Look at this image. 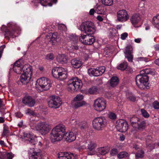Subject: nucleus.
Segmentation results:
<instances>
[{"instance_id":"nucleus-1","label":"nucleus","mask_w":159,"mask_h":159,"mask_svg":"<svg viewBox=\"0 0 159 159\" xmlns=\"http://www.w3.org/2000/svg\"><path fill=\"white\" fill-rule=\"evenodd\" d=\"M65 126L62 124L58 125L54 128L50 133L52 142L60 141L63 137L68 142L74 141L76 138L75 133L71 131L65 133Z\"/></svg>"},{"instance_id":"nucleus-2","label":"nucleus","mask_w":159,"mask_h":159,"mask_svg":"<svg viewBox=\"0 0 159 159\" xmlns=\"http://www.w3.org/2000/svg\"><path fill=\"white\" fill-rule=\"evenodd\" d=\"M14 72L17 74H21L20 81L24 84H27L30 81L32 73V67L29 65H25L22 68L20 67L13 66Z\"/></svg>"},{"instance_id":"nucleus-3","label":"nucleus","mask_w":159,"mask_h":159,"mask_svg":"<svg viewBox=\"0 0 159 159\" xmlns=\"http://www.w3.org/2000/svg\"><path fill=\"white\" fill-rule=\"evenodd\" d=\"M149 72H145L143 74L141 73L137 75L135 78V82L137 86L142 89H148L149 88L148 82L149 77L147 74Z\"/></svg>"},{"instance_id":"nucleus-4","label":"nucleus","mask_w":159,"mask_h":159,"mask_svg":"<svg viewBox=\"0 0 159 159\" xmlns=\"http://www.w3.org/2000/svg\"><path fill=\"white\" fill-rule=\"evenodd\" d=\"M83 83L80 79L77 77H74L67 81V88L69 92L76 91L80 89Z\"/></svg>"},{"instance_id":"nucleus-5","label":"nucleus","mask_w":159,"mask_h":159,"mask_svg":"<svg viewBox=\"0 0 159 159\" xmlns=\"http://www.w3.org/2000/svg\"><path fill=\"white\" fill-rule=\"evenodd\" d=\"M53 76L59 80H62L67 77V72L61 67H56L53 68L52 71Z\"/></svg>"},{"instance_id":"nucleus-6","label":"nucleus","mask_w":159,"mask_h":159,"mask_svg":"<svg viewBox=\"0 0 159 159\" xmlns=\"http://www.w3.org/2000/svg\"><path fill=\"white\" fill-rule=\"evenodd\" d=\"M93 128L98 130H101L106 126L107 120L104 117H100L95 118L93 121Z\"/></svg>"},{"instance_id":"nucleus-7","label":"nucleus","mask_w":159,"mask_h":159,"mask_svg":"<svg viewBox=\"0 0 159 159\" xmlns=\"http://www.w3.org/2000/svg\"><path fill=\"white\" fill-rule=\"evenodd\" d=\"M80 29L81 31L84 32L85 34H93L95 31L94 25L92 22L90 21L82 22L80 25Z\"/></svg>"},{"instance_id":"nucleus-8","label":"nucleus","mask_w":159,"mask_h":159,"mask_svg":"<svg viewBox=\"0 0 159 159\" xmlns=\"http://www.w3.org/2000/svg\"><path fill=\"white\" fill-rule=\"evenodd\" d=\"M10 25L7 27L5 25H2L1 28V30L5 32V38L9 39L10 37L14 38L16 28L15 26L11 24H9Z\"/></svg>"},{"instance_id":"nucleus-9","label":"nucleus","mask_w":159,"mask_h":159,"mask_svg":"<svg viewBox=\"0 0 159 159\" xmlns=\"http://www.w3.org/2000/svg\"><path fill=\"white\" fill-rule=\"evenodd\" d=\"M50 126L48 123L44 122H40L37 124L36 130L42 135H44L49 132Z\"/></svg>"},{"instance_id":"nucleus-10","label":"nucleus","mask_w":159,"mask_h":159,"mask_svg":"<svg viewBox=\"0 0 159 159\" xmlns=\"http://www.w3.org/2000/svg\"><path fill=\"white\" fill-rule=\"evenodd\" d=\"M93 34L90 33H87L85 35L81 34V36L79 37V41L84 44L91 45L95 40Z\"/></svg>"},{"instance_id":"nucleus-11","label":"nucleus","mask_w":159,"mask_h":159,"mask_svg":"<svg viewBox=\"0 0 159 159\" xmlns=\"http://www.w3.org/2000/svg\"><path fill=\"white\" fill-rule=\"evenodd\" d=\"M50 100L48 101V104L50 108H58L62 103L61 98L58 96L52 95L50 97Z\"/></svg>"},{"instance_id":"nucleus-12","label":"nucleus","mask_w":159,"mask_h":159,"mask_svg":"<svg viewBox=\"0 0 159 159\" xmlns=\"http://www.w3.org/2000/svg\"><path fill=\"white\" fill-rule=\"evenodd\" d=\"M105 71L104 66H100L96 68H91L89 69L88 72L91 76H98L102 75Z\"/></svg>"},{"instance_id":"nucleus-13","label":"nucleus","mask_w":159,"mask_h":159,"mask_svg":"<svg viewBox=\"0 0 159 159\" xmlns=\"http://www.w3.org/2000/svg\"><path fill=\"white\" fill-rule=\"evenodd\" d=\"M37 83H39V86L42 90H47L50 89L52 85L50 81L48 78L42 77L37 80Z\"/></svg>"},{"instance_id":"nucleus-14","label":"nucleus","mask_w":159,"mask_h":159,"mask_svg":"<svg viewBox=\"0 0 159 159\" xmlns=\"http://www.w3.org/2000/svg\"><path fill=\"white\" fill-rule=\"evenodd\" d=\"M106 104L105 100L103 98H98L94 102V109L97 111H102L106 108Z\"/></svg>"},{"instance_id":"nucleus-15","label":"nucleus","mask_w":159,"mask_h":159,"mask_svg":"<svg viewBox=\"0 0 159 159\" xmlns=\"http://www.w3.org/2000/svg\"><path fill=\"white\" fill-rule=\"evenodd\" d=\"M116 129L121 132H126L128 129V125L127 122L124 120H118L116 122Z\"/></svg>"},{"instance_id":"nucleus-16","label":"nucleus","mask_w":159,"mask_h":159,"mask_svg":"<svg viewBox=\"0 0 159 159\" xmlns=\"http://www.w3.org/2000/svg\"><path fill=\"white\" fill-rule=\"evenodd\" d=\"M23 136L25 140L27 141L28 144L34 145L38 143L37 139L34 138V135L32 134L29 132H25L23 133Z\"/></svg>"},{"instance_id":"nucleus-17","label":"nucleus","mask_w":159,"mask_h":159,"mask_svg":"<svg viewBox=\"0 0 159 159\" xmlns=\"http://www.w3.org/2000/svg\"><path fill=\"white\" fill-rule=\"evenodd\" d=\"M47 37L48 39H49V43L52 45H55L57 43L60 41L61 40L59 38V36L57 33H50L48 35Z\"/></svg>"},{"instance_id":"nucleus-18","label":"nucleus","mask_w":159,"mask_h":159,"mask_svg":"<svg viewBox=\"0 0 159 159\" xmlns=\"http://www.w3.org/2000/svg\"><path fill=\"white\" fill-rule=\"evenodd\" d=\"M117 19L120 22H125L129 18V16L127 11L122 9L119 11L117 13Z\"/></svg>"},{"instance_id":"nucleus-19","label":"nucleus","mask_w":159,"mask_h":159,"mask_svg":"<svg viewBox=\"0 0 159 159\" xmlns=\"http://www.w3.org/2000/svg\"><path fill=\"white\" fill-rule=\"evenodd\" d=\"M22 102L25 105L32 107L35 104V100L32 96L27 95L25 96L23 98Z\"/></svg>"},{"instance_id":"nucleus-20","label":"nucleus","mask_w":159,"mask_h":159,"mask_svg":"<svg viewBox=\"0 0 159 159\" xmlns=\"http://www.w3.org/2000/svg\"><path fill=\"white\" fill-rule=\"evenodd\" d=\"M132 47L131 45H128L126 47L125 52V57L129 62H131L133 61V56L132 54Z\"/></svg>"},{"instance_id":"nucleus-21","label":"nucleus","mask_w":159,"mask_h":159,"mask_svg":"<svg viewBox=\"0 0 159 159\" xmlns=\"http://www.w3.org/2000/svg\"><path fill=\"white\" fill-rule=\"evenodd\" d=\"M140 15L138 13L134 14L130 18L131 23L135 27H138L136 25L140 21L141 19Z\"/></svg>"},{"instance_id":"nucleus-22","label":"nucleus","mask_w":159,"mask_h":159,"mask_svg":"<svg viewBox=\"0 0 159 159\" xmlns=\"http://www.w3.org/2000/svg\"><path fill=\"white\" fill-rule=\"evenodd\" d=\"M97 144L93 141H90L87 143V149L90 152L94 151L97 147ZM94 154L93 152H88V155H93Z\"/></svg>"},{"instance_id":"nucleus-23","label":"nucleus","mask_w":159,"mask_h":159,"mask_svg":"<svg viewBox=\"0 0 159 159\" xmlns=\"http://www.w3.org/2000/svg\"><path fill=\"white\" fill-rule=\"evenodd\" d=\"M58 158L59 159H75V157L73 153L68 152H61L59 154Z\"/></svg>"},{"instance_id":"nucleus-24","label":"nucleus","mask_w":159,"mask_h":159,"mask_svg":"<svg viewBox=\"0 0 159 159\" xmlns=\"http://www.w3.org/2000/svg\"><path fill=\"white\" fill-rule=\"evenodd\" d=\"M146 122L145 120L142 118H140L136 125L135 128L139 130H143L146 127Z\"/></svg>"},{"instance_id":"nucleus-25","label":"nucleus","mask_w":159,"mask_h":159,"mask_svg":"<svg viewBox=\"0 0 159 159\" xmlns=\"http://www.w3.org/2000/svg\"><path fill=\"white\" fill-rule=\"evenodd\" d=\"M109 81L110 86L113 88L116 87L119 83V79L116 76H112Z\"/></svg>"},{"instance_id":"nucleus-26","label":"nucleus","mask_w":159,"mask_h":159,"mask_svg":"<svg viewBox=\"0 0 159 159\" xmlns=\"http://www.w3.org/2000/svg\"><path fill=\"white\" fill-rule=\"evenodd\" d=\"M71 64L73 67L75 69H78L81 66L82 64L79 59L75 58L71 60Z\"/></svg>"},{"instance_id":"nucleus-27","label":"nucleus","mask_w":159,"mask_h":159,"mask_svg":"<svg viewBox=\"0 0 159 159\" xmlns=\"http://www.w3.org/2000/svg\"><path fill=\"white\" fill-rule=\"evenodd\" d=\"M14 155L12 152H0V159H12Z\"/></svg>"},{"instance_id":"nucleus-28","label":"nucleus","mask_w":159,"mask_h":159,"mask_svg":"<svg viewBox=\"0 0 159 159\" xmlns=\"http://www.w3.org/2000/svg\"><path fill=\"white\" fill-rule=\"evenodd\" d=\"M42 153L40 150H37V151H34L30 156L29 159H42Z\"/></svg>"},{"instance_id":"nucleus-29","label":"nucleus","mask_w":159,"mask_h":159,"mask_svg":"<svg viewBox=\"0 0 159 159\" xmlns=\"http://www.w3.org/2000/svg\"><path fill=\"white\" fill-rule=\"evenodd\" d=\"M39 3L42 6H46L48 5L50 6H51L53 3H56L57 0H39Z\"/></svg>"},{"instance_id":"nucleus-30","label":"nucleus","mask_w":159,"mask_h":159,"mask_svg":"<svg viewBox=\"0 0 159 159\" xmlns=\"http://www.w3.org/2000/svg\"><path fill=\"white\" fill-rule=\"evenodd\" d=\"M109 151V148L105 146L99 148L98 149V154H99L101 155H104L107 153Z\"/></svg>"},{"instance_id":"nucleus-31","label":"nucleus","mask_w":159,"mask_h":159,"mask_svg":"<svg viewBox=\"0 0 159 159\" xmlns=\"http://www.w3.org/2000/svg\"><path fill=\"white\" fill-rule=\"evenodd\" d=\"M127 99L130 102H134L137 100L136 97L132 93H128L126 94Z\"/></svg>"},{"instance_id":"nucleus-32","label":"nucleus","mask_w":159,"mask_h":159,"mask_svg":"<svg viewBox=\"0 0 159 159\" xmlns=\"http://www.w3.org/2000/svg\"><path fill=\"white\" fill-rule=\"evenodd\" d=\"M57 59L59 63L64 64L67 63V58L64 54L58 55L57 57Z\"/></svg>"},{"instance_id":"nucleus-33","label":"nucleus","mask_w":159,"mask_h":159,"mask_svg":"<svg viewBox=\"0 0 159 159\" xmlns=\"http://www.w3.org/2000/svg\"><path fill=\"white\" fill-rule=\"evenodd\" d=\"M69 38L72 44H78L79 42V37L75 34H72L70 35Z\"/></svg>"},{"instance_id":"nucleus-34","label":"nucleus","mask_w":159,"mask_h":159,"mask_svg":"<svg viewBox=\"0 0 159 159\" xmlns=\"http://www.w3.org/2000/svg\"><path fill=\"white\" fill-rule=\"evenodd\" d=\"M140 118L137 117L135 116H133L130 118V121L131 125L134 127L135 128L136 125L138 123L139 121V120Z\"/></svg>"},{"instance_id":"nucleus-35","label":"nucleus","mask_w":159,"mask_h":159,"mask_svg":"<svg viewBox=\"0 0 159 159\" xmlns=\"http://www.w3.org/2000/svg\"><path fill=\"white\" fill-rule=\"evenodd\" d=\"M128 63L124 61L118 65L116 67L117 69L122 71L125 70L128 66Z\"/></svg>"},{"instance_id":"nucleus-36","label":"nucleus","mask_w":159,"mask_h":159,"mask_svg":"<svg viewBox=\"0 0 159 159\" xmlns=\"http://www.w3.org/2000/svg\"><path fill=\"white\" fill-rule=\"evenodd\" d=\"M144 152L142 149H139L135 154V157L136 159H138L139 158H142L144 157Z\"/></svg>"},{"instance_id":"nucleus-37","label":"nucleus","mask_w":159,"mask_h":159,"mask_svg":"<svg viewBox=\"0 0 159 159\" xmlns=\"http://www.w3.org/2000/svg\"><path fill=\"white\" fill-rule=\"evenodd\" d=\"M152 23L156 28L159 29V15L153 17Z\"/></svg>"},{"instance_id":"nucleus-38","label":"nucleus","mask_w":159,"mask_h":159,"mask_svg":"<svg viewBox=\"0 0 159 159\" xmlns=\"http://www.w3.org/2000/svg\"><path fill=\"white\" fill-rule=\"evenodd\" d=\"M129 154L127 152L123 151L119 153L117 155V157L119 159L126 158L129 157Z\"/></svg>"},{"instance_id":"nucleus-39","label":"nucleus","mask_w":159,"mask_h":159,"mask_svg":"<svg viewBox=\"0 0 159 159\" xmlns=\"http://www.w3.org/2000/svg\"><path fill=\"white\" fill-rule=\"evenodd\" d=\"M98 89L96 86H93L89 89V92L91 94H96L98 92Z\"/></svg>"},{"instance_id":"nucleus-40","label":"nucleus","mask_w":159,"mask_h":159,"mask_svg":"<svg viewBox=\"0 0 159 159\" xmlns=\"http://www.w3.org/2000/svg\"><path fill=\"white\" fill-rule=\"evenodd\" d=\"M95 12L99 14H102L104 12V7L101 5L98 6L96 8Z\"/></svg>"},{"instance_id":"nucleus-41","label":"nucleus","mask_w":159,"mask_h":159,"mask_svg":"<svg viewBox=\"0 0 159 159\" xmlns=\"http://www.w3.org/2000/svg\"><path fill=\"white\" fill-rule=\"evenodd\" d=\"M102 3L106 6H111L112 5L113 0H101Z\"/></svg>"},{"instance_id":"nucleus-42","label":"nucleus","mask_w":159,"mask_h":159,"mask_svg":"<svg viewBox=\"0 0 159 159\" xmlns=\"http://www.w3.org/2000/svg\"><path fill=\"white\" fill-rule=\"evenodd\" d=\"M36 121L33 120H30L29 123V125L30 128L36 130V127L37 124H36Z\"/></svg>"},{"instance_id":"nucleus-43","label":"nucleus","mask_w":159,"mask_h":159,"mask_svg":"<svg viewBox=\"0 0 159 159\" xmlns=\"http://www.w3.org/2000/svg\"><path fill=\"white\" fill-rule=\"evenodd\" d=\"M85 103V102L84 101H76L75 103L74 107L75 108H77L84 105Z\"/></svg>"},{"instance_id":"nucleus-44","label":"nucleus","mask_w":159,"mask_h":159,"mask_svg":"<svg viewBox=\"0 0 159 159\" xmlns=\"http://www.w3.org/2000/svg\"><path fill=\"white\" fill-rule=\"evenodd\" d=\"M119 151L117 149L113 148L111 149L110 152V154L111 156H117L118 154Z\"/></svg>"},{"instance_id":"nucleus-45","label":"nucleus","mask_w":159,"mask_h":159,"mask_svg":"<svg viewBox=\"0 0 159 159\" xmlns=\"http://www.w3.org/2000/svg\"><path fill=\"white\" fill-rule=\"evenodd\" d=\"M141 113L143 116L145 118H148L149 117L150 115L147 111L144 109H141Z\"/></svg>"},{"instance_id":"nucleus-46","label":"nucleus","mask_w":159,"mask_h":159,"mask_svg":"<svg viewBox=\"0 0 159 159\" xmlns=\"http://www.w3.org/2000/svg\"><path fill=\"white\" fill-rule=\"evenodd\" d=\"M45 58L47 60H52L54 58V56L53 54L49 53L47 54Z\"/></svg>"},{"instance_id":"nucleus-47","label":"nucleus","mask_w":159,"mask_h":159,"mask_svg":"<svg viewBox=\"0 0 159 159\" xmlns=\"http://www.w3.org/2000/svg\"><path fill=\"white\" fill-rule=\"evenodd\" d=\"M108 117L110 119L114 120L116 119V116L115 113L110 112L108 114Z\"/></svg>"},{"instance_id":"nucleus-48","label":"nucleus","mask_w":159,"mask_h":159,"mask_svg":"<svg viewBox=\"0 0 159 159\" xmlns=\"http://www.w3.org/2000/svg\"><path fill=\"white\" fill-rule=\"evenodd\" d=\"M58 29L61 30L65 31L66 30V26L63 24H59L58 26Z\"/></svg>"},{"instance_id":"nucleus-49","label":"nucleus","mask_w":159,"mask_h":159,"mask_svg":"<svg viewBox=\"0 0 159 159\" xmlns=\"http://www.w3.org/2000/svg\"><path fill=\"white\" fill-rule=\"evenodd\" d=\"M152 106L155 109H159V102L157 101H154L152 103Z\"/></svg>"},{"instance_id":"nucleus-50","label":"nucleus","mask_w":159,"mask_h":159,"mask_svg":"<svg viewBox=\"0 0 159 159\" xmlns=\"http://www.w3.org/2000/svg\"><path fill=\"white\" fill-rule=\"evenodd\" d=\"M137 60L138 61H144L145 62H147L149 61V59L143 57H141L137 58Z\"/></svg>"},{"instance_id":"nucleus-51","label":"nucleus","mask_w":159,"mask_h":159,"mask_svg":"<svg viewBox=\"0 0 159 159\" xmlns=\"http://www.w3.org/2000/svg\"><path fill=\"white\" fill-rule=\"evenodd\" d=\"M83 98V96L82 95H78L75 98L74 100L75 101H81Z\"/></svg>"},{"instance_id":"nucleus-52","label":"nucleus","mask_w":159,"mask_h":159,"mask_svg":"<svg viewBox=\"0 0 159 159\" xmlns=\"http://www.w3.org/2000/svg\"><path fill=\"white\" fill-rule=\"evenodd\" d=\"M21 60L20 59L18 61H16L14 63L13 66H19L20 67L21 65V63L20 61Z\"/></svg>"},{"instance_id":"nucleus-53","label":"nucleus","mask_w":159,"mask_h":159,"mask_svg":"<svg viewBox=\"0 0 159 159\" xmlns=\"http://www.w3.org/2000/svg\"><path fill=\"white\" fill-rule=\"evenodd\" d=\"M128 36V34L126 32L120 35V38L122 40H125Z\"/></svg>"},{"instance_id":"nucleus-54","label":"nucleus","mask_w":159,"mask_h":159,"mask_svg":"<svg viewBox=\"0 0 159 159\" xmlns=\"http://www.w3.org/2000/svg\"><path fill=\"white\" fill-rule=\"evenodd\" d=\"M152 138V137L150 136H147L146 138V142L147 144H149L150 143H151V139Z\"/></svg>"},{"instance_id":"nucleus-55","label":"nucleus","mask_w":159,"mask_h":159,"mask_svg":"<svg viewBox=\"0 0 159 159\" xmlns=\"http://www.w3.org/2000/svg\"><path fill=\"white\" fill-rule=\"evenodd\" d=\"M15 116L18 118H21L23 116V114L20 111H17L15 113Z\"/></svg>"},{"instance_id":"nucleus-56","label":"nucleus","mask_w":159,"mask_h":159,"mask_svg":"<svg viewBox=\"0 0 159 159\" xmlns=\"http://www.w3.org/2000/svg\"><path fill=\"white\" fill-rule=\"evenodd\" d=\"M5 45H3L0 47V58H1L3 53L4 49L5 48Z\"/></svg>"},{"instance_id":"nucleus-57","label":"nucleus","mask_w":159,"mask_h":159,"mask_svg":"<svg viewBox=\"0 0 159 159\" xmlns=\"http://www.w3.org/2000/svg\"><path fill=\"white\" fill-rule=\"evenodd\" d=\"M26 113L31 115H34V114L33 111L29 108L26 110Z\"/></svg>"},{"instance_id":"nucleus-58","label":"nucleus","mask_w":159,"mask_h":159,"mask_svg":"<svg viewBox=\"0 0 159 159\" xmlns=\"http://www.w3.org/2000/svg\"><path fill=\"white\" fill-rule=\"evenodd\" d=\"M8 132V130L7 127V126L4 127L3 130V134L4 135H6V134H7Z\"/></svg>"},{"instance_id":"nucleus-59","label":"nucleus","mask_w":159,"mask_h":159,"mask_svg":"<svg viewBox=\"0 0 159 159\" xmlns=\"http://www.w3.org/2000/svg\"><path fill=\"white\" fill-rule=\"evenodd\" d=\"M77 44H72L71 47L72 49L74 50H77L79 48V47L77 45Z\"/></svg>"},{"instance_id":"nucleus-60","label":"nucleus","mask_w":159,"mask_h":159,"mask_svg":"<svg viewBox=\"0 0 159 159\" xmlns=\"http://www.w3.org/2000/svg\"><path fill=\"white\" fill-rule=\"evenodd\" d=\"M84 57L85 61L87 60L89 57V55L87 54H85L83 56Z\"/></svg>"},{"instance_id":"nucleus-61","label":"nucleus","mask_w":159,"mask_h":159,"mask_svg":"<svg viewBox=\"0 0 159 159\" xmlns=\"http://www.w3.org/2000/svg\"><path fill=\"white\" fill-rule=\"evenodd\" d=\"M88 127V125L87 123L84 125H82L81 127V129H86Z\"/></svg>"},{"instance_id":"nucleus-62","label":"nucleus","mask_w":159,"mask_h":159,"mask_svg":"<svg viewBox=\"0 0 159 159\" xmlns=\"http://www.w3.org/2000/svg\"><path fill=\"white\" fill-rule=\"evenodd\" d=\"M95 12V10L94 9H91L89 11V13L90 15H93Z\"/></svg>"},{"instance_id":"nucleus-63","label":"nucleus","mask_w":159,"mask_h":159,"mask_svg":"<svg viewBox=\"0 0 159 159\" xmlns=\"http://www.w3.org/2000/svg\"><path fill=\"white\" fill-rule=\"evenodd\" d=\"M141 40V38H139L135 39L134 41L136 43H139L140 42Z\"/></svg>"},{"instance_id":"nucleus-64","label":"nucleus","mask_w":159,"mask_h":159,"mask_svg":"<svg viewBox=\"0 0 159 159\" xmlns=\"http://www.w3.org/2000/svg\"><path fill=\"white\" fill-rule=\"evenodd\" d=\"M133 148H134L136 150H138L139 149V146L136 145V144H134L133 145Z\"/></svg>"}]
</instances>
